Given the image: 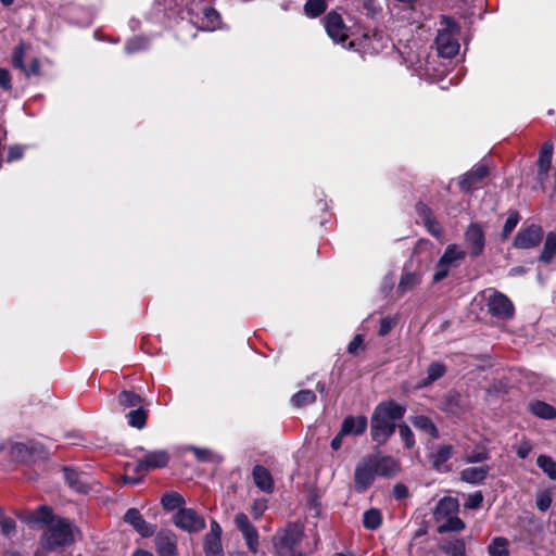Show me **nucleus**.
<instances>
[{"label": "nucleus", "mask_w": 556, "mask_h": 556, "mask_svg": "<svg viewBox=\"0 0 556 556\" xmlns=\"http://www.w3.org/2000/svg\"><path fill=\"white\" fill-rule=\"evenodd\" d=\"M405 406L395 401H383L378 404L370 419V437L378 444H383L394 433L396 421L404 417Z\"/></svg>", "instance_id": "nucleus-1"}, {"label": "nucleus", "mask_w": 556, "mask_h": 556, "mask_svg": "<svg viewBox=\"0 0 556 556\" xmlns=\"http://www.w3.org/2000/svg\"><path fill=\"white\" fill-rule=\"evenodd\" d=\"M73 523L63 517H56L49 520L48 526L40 535L39 543L49 549H60L70 546L74 542Z\"/></svg>", "instance_id": "nucleus-2"}, {"label": "nucleus", "mask_w": 556, "mask_h": 556, "mask_svg": "<svg viewBox=\"0 0 556 556\" xmlns=\"http://www.w3.org/2000/svg\"><path fill=\"white\" fill-rule=\"evenodd\" d=\"M440 25L441 28L435 38L438 52L443 58H453L459 50V43L456 39L459 27L452 17L445 15L441 17Z\"/></svg>", "instance_id": "nucleus-3"}, {"label": "nucleus", "mask_w": 556, "mask_h": 556, "mask_svg": "<svg viewBox=\"0 0 556 556\" xmlns=\"http://www.w3.org/2000/svg\"><path fill=\"white\" fill-rule=\"evenodd\" d=\"M10 456L17 463L26 464L46 458L47 452L45 446L39 442H15L11 445Z\"/></svg>", "instance_id": "nucleus-4"}, {"label": "nucleus", "mask_w": 556, "mask_h": 556, "mask_svg": "<svg viewBox=\"0 0 556 556\" xmlns=\"http://www.w3.org/2000/svg\"><path fill=\"white\" fill-rule=\"evenodd\" d=\"M173 523L187 533H198L205 529L206 521L193 508H182L177 510L172 517Z\"/></svg>", "instance_id": "nucleus-5"}, {"label": "nucleus", "mask_w": 556, "mask_h": 556, "mask_svg": "<svg viewBox=\"0 0 556 556\" xmlns=\"http://www.w3.org/2000/svg\"><path fill=\"white\" fill-rule=\"evenodd\" d=\"M486 299V312L498 319H509L514 316L515 307L513 302L502 292L489 290Z\"/></svg>", "instance_id": "nucleus-6"}, {"label": "nucleus", "mask_w": 556, "mask_h": 556, "mask_svg": "<svg viewBox=\"0 0 556 556\" xmlns=\"http://www.w3.org/2000/svg\"><path fill=\"white\" fill-rule=\"evenodd\" d=\"M376 470L371 458L366 455L359 459L354 471V490L357 493L366 492L374 483Z\"/></svg>", "instance_id": "nucleus-7"}, {"label": "nucleus", "mask_w": 556, "mask_h": 556, "mask_svg": "<svg viewBox=\"0 0 556 556\" xmlns=\"http://www.w3.org/2000/svg\"><path fill=\"white\" fill-rule=\"evenodd\" d=\"M235 525L237 529L241 532L248 549L256 554L258 551V532L256 528L251 523L249 517L244 513H238L235 516Z\"/></svg>", "instance_id": "nucleus-8"}, {"label": "nucleus", "mask_w": 556, "mask_h": 556, "mask_svg": "<svg viewBox=\"0 0 556 556\" xmlns=\"http://www.w3.org/2000/svg\"><path fill=\"white\" fill-rule=\"evenodd\" d=\"M302 531L296 525H289L287 529L275 538V547L280 556H286L292 552L301 542Z\"/></svg>", "instance_id": "nucleus-9"}, {"label": "nucleus", "mask_w": 556, "mask_h": 556, "mask_svg": "<svg viewBox=\"0 0 556 556\" xmlns=\"http://www.w3.org/2000/svg\"><path fill=\"white\" fill-rule=\"evenodd\" d=\"M222 533L220 525L216 520H212L210 531L203 538V551L205 556H224Z\"/></svg>", "instance_id": "nucleus-10"}, {"label": "nucleus", "mask_w": 556, "mask_h": 556, "mask_svg": "<svg viewBox=\"0 0 556 556\" xmlns=\"http://www.w3.org/2000/svg\"><path fill=\"white\" fill-rule=\"evenodd\" d=\"M543 237V229L538 225H530L526 228H521L515 239L514 247L517 249H531L536 247Z\"/></svg>", "instance_id": "nucleus-11"}, {"label": "nucleus", "mask_w": 556, "mask_h": 556, "mask_svg": "<svg viewBox=\"0 0 556 556\" xmlns=\"http://www.w3.org/2000/svg\"><path fill=\"white\" fill-rule=\"evenodd\" d=\"M325 27L328 36L338 43H344L348 39V27L342 16L336 11L329 12L325 17Z\"/></svg>", "instance_id": "nucleus-12"}, {"label": "nucleus", "mask_w": 556, "mask_h": 556, "mask_svg": "<svg viewBox=\"0 0 556 556\" xmlns=\"http://www.w3.org/2000/svg\"><path fill=\"white\" fill-rule=\"evenodd\" d=\"M169 454L165 450L148 452L141 459L137 460L135 471L146 472L155 468H163L168 464Z\"/></svg>", "instance_id": "nucleus-13"}, {"label": "nucleus", "mask_w": 556, "mask_h": 556, "mask_svg": "<svg viewBox=\"0 0 556 556\" xmlns=\"http://www.w3.org/2000/svg\"><path fill=\"white\" fill-rule=\"evenodd\" d=\"M465 242L472 257H478L483 253L485 239L481 227L471 223L465 231Z\"/></svg>", "instance_id": "nucleus-14"}, {"label": "nucleus", "mask_w": 556, "mask_h": 556, "mask_svg": "<svg viewBox=\"0 0 556 556\" xmlns=\"http://www.w3.org/2000/svg\"><path fill=\"white\" fill-rule=\"evenodd\" d=\"M124 521L130 525L142 538H150L156 531V526L144 520L137 508H129L124 515Z\"/></svg>", "instance_id": "nucleus-15"}, {"label": "nucleus", "mask_w": 556, "mask_h": 556, "mask_svg": "<svg viewBox=\"0 0 556 556\" xmlns=\"http://www.w3.org/2000/svg\"><path fill=\"white\" fill-rule=\"evenodd\" d=\"M489 169L486 165L479 164L471 170L467 172L458 181L459 188L469 192L480 187L482 180L488 176Z\"/></svg>", "instance_id": "nucleus-16"}, {"label": "nucleus", "mask_w": 556, "mask_h": 556, "mask_svg": "<svg viewBox=\"0 0 556 556\" xmlns=\"http://www.w3.org/2000/svg\"><path fill=\"white\" fill-rule=\"evenodd\" d=\"M154 541L159 556H177V538L170 530H161Z\"/></svg>", "instance_id": "nucleus-17"}, {"label": "nucleus", "mask_w": 556, "mask_h": 556, "mask_svg": "<svg viewBox=\"0 0 556 556\" xmlns=\"http://www.w3.org/2000/svg\"><path fill=\"white\" fill-rule=\"evenodd\" d=\"M415 210L418 217L421 219L428 231L432 236L439 238L442 235V228L440 224L437 222L432 210L422 202L416 203Z\"/></svg>", "instance_id": "nucleus-18"}, {"label": "nucleus", "mask_w": 556, "mask_h": 556, "mask_svg": "<svg viewBox=\"0 0 556 556\" xmlns=\"http://www.w3.org/2000/svg\"><path fill=\"white\" fill-rule=\"evenodd\" d=\"M371 460L377 476L393 477L396 475L399 468L394 458L390 456H381L379 454L368 455Z\"/></svg>", "instance_id": "nucleus-19"}, {"label": "nucleus", "mask_w": 556, "mask_h": 556, "mask_svg": "<svg viewBox=\"0 0 556 556\" xmlns=\"http://www.w3.org/2000/svg\"><path fill=\"white\" fill-rule=\"evenodd\" d=\"M63 473L66 483L71 489L76 492L85 493L88 491L89 479L88 476L84 472H78L71 467H64Z\"/></svg>", "instance_id": "nucleus-20"}, {"label": "nucleus", "mask_w": 556, "mask_h": 556, "mask_svg": "<svg viewBox=\"0 0 556 556\" xmlns=\"http://www.w3.org/2000/svg\"><path fill=\"white\" fill-rule=\"evenodd\" d=\"M553 151L554 144L552 141H545L541 147L538 160V177L541 184H543V180L547 176L548 169L551 168Z\"/></svg>", "instance_id": "nucleus-21"}, {"label": "nucleus", "mask_w": 556, "mask_h": 556, "mask_svg": "<svg viewBox=\"0 0 556 556\" xmlns=\"http://www.w3.org/2000/svg\"><path fill=\"white\" fill-rule=\"evenodd\" d=\"M254 484L266 493H271L274 490V480L270 471L262 465H255L252 470Z\"/></svg>", "instance_id": "nucleus-22"}, {"label": "nucleus", "mask_w": 556, "mask_h": 556, "mask_svg": "<svg viewBox=\"0 0 556 556\" xmlns=\"http://www.w3.org/2000/svg\"><path fill=\"white\" fill-rule=\"evenodd\" d=\"M368 421L367 418L363 415H359L357 417L354 416H348L344 418L341 431L342 434L349 435H359L365 432L367 428Z\"/></svg>", "instance_id": "nucleus-23"}, {"label": "nucleus", "mask_w": 556, "mask_h": 556, "mask_svg": "<svg viewBox=\"0 0 556 556\" xmlns=\"http://www.w3.org/2000/svg\"><path fill=\"white\" fill-rule=\"evenodd\" d=\"M458 510V502L456 498L446 496L441 498L434 509V519L442 521L444 518L454 515Z\"/></svg>", "instance_id": "nucleus-24"}, {"label": "nucleus", "mask_w": 556, "mask_h": 556, "mask_svg": "<svg viewBox=\"0 0 556 556\" xmlns=\"http://www.w3.org/2000/svg\"><path fill=\"white\" fill-rule=\"evenodd\" d=\"M490 466L468 467L460 471V479L470 484L481 483L490 472Z\"/></svg>", "instance_id": "nucleus-25"}, {"label": "nucleus", "mask_w": 556, "mask_h": 556, "mask_svg": "<svg viewBox=\"0 0 556 556\" xmlns=\"http://www.w3.org/2000/svg\"><path fill=\"white\" fill-rule=\"evenodd\" d=\"M453 446L450 444L439 445L437 450L430 454L429 459L432 467L439 471L444 470V464L451 458Z\"/></svg>", "instance_id": "nucleus-26"}, {"label": "nucleus", "mask_w": 556, "mask_h": 556, "mask_svg": "<svg viewBox=\"0 0 556 556\" xmlns=\"http://www.w3.org/2000/svg\"><path fill=\"white\" fill-rule=\"evenodd\" d=\"M446 372V366L443 363L440 362H433L431 363L427 368V377L424 378L419 387L426 388L433 382H435L438 379L442 378Z\"/></svg>", "instance_id": "nucleus-27"}, {"label": "nucleus", "mask_w": 556, "mask_h": 556, "mask_svg": "<svg viewBox=\"0 0 556 556\" xmlns=\"http://www.w3.org/2000/svg\"><path fill=\"white\" fill-rule=\"evenodd\" d=\"M118 405L126 409H135L137 407L143 406L144 400L134 391L124 390L117 396Z\"/></svg>", "instance_id": "nucleus-28"}, {"label": "nucleus", "mask_w": 556, "mask_h": 556, "mask_svg": "<svg viewBox=\"0 0 556 556\" xmlns=\"http://www.w3.org/2000/svg\"><path fill=\"white\" fill-rule=\"evenodd\" d=\"M530 412L542 419H554L556 417V409L548 403L535 401L529 404Z\"/></svg>", "instance_id": "nucleus-29"}, {"label": "nucleus", "mask_w": 556, "mask_h": 556, "mask_svg": "<svg viewBox=\"0 0 556 556\" xmlns=\"http://www.w3.org/2000/svg\"><path fill=\"white\" fill-rule=\"evenodd\" d=\"M125 417L131 428L141 430L147 426L148 412L143 408V406H141L135 409H130Z\"/></svg>", "instance_id": "nucleus-30"}, {"label": "nucleus", "mask_w": 556, "mask_h": 556, "mask_svg": "<svg viewBox=\"0 0 556 556\" xmlns=\"http://www.w3.org/2000/svg\"><path fill=\"white\" fill-rule=\"evenodd\" d=\"M466 253L460 250L456 244H448L440 257V266L447 265L448 267L455 262H460L465 258Z\"/></svg>", "instance_id": "nucleus-31"}, {"label": "nucleus", "mask_w": 556, "mask_h": 556, "mask_svg": "<svg viewBox=\"0 0 556 556\" xmlns=\"http://www.w3.org/2000/svg\"><path fill=\"white\" fill-rule=\"evenodd\" d=\"M162 506L165 510H179L185 508L186 500L177 492H167L162 496Z\"/></svg>", "instance_id": "nucleus-32"}, {"label": "nucleus", "mask_w": 556, "mask_h": 556, "mask_svg": "<svg viewBox=\"0 0 556 556\" xmlns=\"http://www.w3.org/2000/svg\"><path fill=\"white\" fill-rule=\"evenodd\" d=\"M556 255V233L551 231L546 235L543 251L539 260L545 264H549Z\"/></svg>", "instance_id": "nucleus-33"}, {"label": "nucleus", "mask_w": 556, "mask_h": 556, "mask_svg": "<svg viewBox=\"0 0 556 556\" xmlns=\"http://www.w3.org/2000/svg\"><path fill=\"white\" fill-rule=\"evenodd\" d=\"M412 424L416 429L430 434L434 439H437L439 437V431H438L435 425L427 416H424V415L415 416L412 419Z\"/></svg>", "instance_id": "nucleus-34"}, {"label": "nucleus", "mask_w": 556, "mask_h": 556, "mask_svg": "<svg viewBox=\"0 0 556 556\" xmlns=\"http://www.w3.org/2000/svg\"><path fill=\"white\" fill-rule=\"evenodd\" d=\"M443 520H444V522L441 523L437 529L438 533H440V534L447 533V532H458V531H462L465 529V522L460 518H458L454 515L448 516L447 518H444Z\"/></svg>", "instance_id": "nucleus-35"}, {"label": "nucleus", "mask_w": 556, "mask_h": 556, "mask_svg": "<svg viewBox=\"0 0 556 556\" xmlns=\"http://www.w3.org/2000/svg\"><path fill=\"white\" fill-rule=\"evenodd\" d=\"M490 556H509L508 540L503 536H496L488 546Z\"/></svg>", "instance_id": "nucleus-36"}, {"label": "nucleus", "mask_w": 556, "mask_h": 556, "mask_svg": "<svg viewBox=\"0 0 556 556\" xmlns=\"http://www.w3.org/2000/svg\"><path fill=\"white\" fill-rule=\"evenodd\" d=\"M315 402L316 394L311 390H301L291 397V403L294 407H304Z\"/></svg>", "instance_id": "nucleus-37"}, {"label": "nucleus", "mask_w": 556, "mask_h": 556, "mask_svg": "<svg viewBox=\"0 0 556 556\" xmlns=\"http://www.w3.org/2000/svg\"><path fill=\"white\" fill-rule=\"evenodd\" d=\"M382 521L381 513L379 509H368L364 513L363 525L366 529L376 530L380 527Z\"/></svg>", "instance_id": "nucleus-38"}, {"label": "nucleus", "mask_w": 556, "mask_h": 556, "mask_svg": "<svg viewBox=\"0 0 556 556\" xmlns=\"http://www.w3.org/2000/svg\"><path fill=\"white\" fill-rule=\"evenodd\" d=\"M327 10L326 0H307L304 4V12L308 17H317Z\"/></svg>", "instance_id": "nucleus-39"}, {"label": "nucleus", "mask_w": 556, "mask_h": 556, "mask_svg": "<svg viewBox=\"0 0 556 556\" xmlns=\"http://www.w3.org/2000/svg\"><path fill=\"white\" fill-rule=\"evenodd\" d=\"M536 465L541 468L544 473L552 480H556V462L546 455H540L536 458Z\"/></svg>", "instance_id": "nucleus-40"}, {"label": "nucleus", "mask_w": 556, "mask_h": 556, "mask_svg": "<svg viewBox=\"0 0 556 556\" xmlns=\"http://www.w3.org/2000/svg\"><path fill=\"white\" fill-rule=\"evenodd\" d=\"M420 278L417 274L414 273H406L404 274L397 285V290L401 293H405L409 290H412L414 287L419 285Z\"/></svg>", "instance_id": "nucleus-41"}, {"label": "nucleus", "mask_w": 556, "mask_h": 556, "mask_svg": "<svg viewBox=\"0 0 556 556\" xmlns=\"http://www.w3.org/2000/svg\"><path fill=\"white\" fill-rule=\"evenodd\" d=\"M26 49H28V46H26L24 42H21L14 48L12 53V65L14 68H18L21 71L25 70L26 65L24 64V55Z\"/></svg>", "instance_id": "nucleus-42"}, {"label": "nucleus", "mask_w": 556, "mask_h": 556, "mask_svg": "<svg viewBox=\"0 0 556 556\" xmlns=\"http://www.w3.org/2000/svg\"><path fill=\"white\" fill-rule=\"evenodd\" d=\"M519 214L517 211H510L508 214V217L504 224L501 237L503 240H506L513 230L516 228L518 222H519Z\"/></svg>", "instance_id": "nucleus-43"}, {"label": "nucleus", "mask_w": 556, "mask_h": 556, "mask_svg": "<svg viewBox=\"0 0 556 556\" xmlns=\"http://www.w3.org/2000/svg\"><path fill=\"white\" fill-rule=\"evenodd\" d=\"M203 23L208 29H214L219 22L218 12L212 7H205L202 11Z\"/></svg>", "instance_id": "nucleus-44"}, {"label": "nucleus", "mask_w": 556, "mask_h": 556, "mask_svg": "<svg viewBox=\"0 0 556 556\" xmlns=\"http://www.w3.org/2000/svg\"><path fill=\"white\" fill-rule=\"evenodd\" d=\"M490 455L489 452L485 448H478L470 453H467L464 457V460L467 464H475V463H481L486 459H489Z\"/></svg>", "instance_id": "nucleus-45"}, {"label": "nucleus", "mask_w": 556, "mask_h": 556, "mask_svg": "<svg viewBox=\"0 0 556 556\" xmlns=\"http://www.w3.org/2000/svg\"><path fill=\"white\" fill-rule=\"evenodd\" d=\"M444 551L450 556H464L466 552L465 543L463 540L457 539L453 542H450Z\"/></svg>", "instance_id": "nucleus-46"}, {"label": "nucleus", "mask_w": 556, "mask_h": 556, "mask_svg": "<svg viewBox=\"0 0 556 556\" xmlns=\"http://www.w3.org/2000/svg\"><path fill=\"white\" fill-rule=\"evenodd\" d=\"M147 47V40L142 37H135L128 40L124 47L125 52L130 54L138 52Z\"/></svg>", "instance_id": "nucleus-47"}, {"label": "nucleus", "mask_w": 556, "mask_h": 556, "mask_svg": "<svg viewBox=\"0 0 556 556\" xmlns=\"http://www.w3.org/2000/svg\"><path fill=\"white\" fill-rule=\"evenodd\" d=\"M399 434L401 439L405 442L407 448H412L415 444L414 434L410 428L406 424H402L399 426Z\"/></svg>", "instance_id": "nucleus-48"}, {"label": "nucleus", "mask_w": 556, "mask_h": 556, "mask_svg": "<svg viewBox=\"0 0 556 556\" xmlns=\"http://www.w3.org/2000/svg\"><path fill=\"white\" fill-rule=\"evenodd\" d=\"M35 511L37 513L38 523H43L45 526H48L50 519L58 517L52 514V509L47 505L39 506Z\"/></svg>", "instance_id": "nucleus-49"}, {"label": "nucleus", "mask_w": 556, "mask_h": 556, "mask_svg": "<svg viewBox=\"0 0 556 556\" xmlns=\"http://www.w3.org/2000/svg\"><path fill=\"white\" fill-rule=\"evenodd\" d=\"M483 498L484 497H483L482 492L476 491V492L469 494V496L465 503V507L468 509H478L481 507Z\"/></svg>", "instance_id": "nucleus-50"}, {"label": "nucleus", "mask_w": 556, "mask_h": 556, "mask_svg": "<svg viewBox=\"0 0 556 556\" xmlns=\"http://www.w3.org/2000/svg\"><path fill=\"white\" fill-rule=\"evenodd\" d=\"M396 325V318L394 317H384L380 320V326L378 330V334L380 337H386Z\"/></svg>", "instance_id": "nucleus-51"}, {"label": "nucleus", "mask_w": 556, "mask_h": 556, "mask_svg": "<svg viewBox=\"0 0 556 556\" xmlns=\"http://www.w3.org/2000/svg\"><path fill=\"white\" fill-rule=\"evenodd\" d=\"M552 504V496L548 492H540L536 496V507L541 511H546Z\"/></svg>", "instance_id": "nucleus-52"}, {"label": "nucleus", "mask_w": 556, "mask_h": 556, "mask_svg": "<svg viewBox=\"0 0 556 556\" xmlns=\"http://www.w3.org/2000/svg\"><path fill=\"white\" fill-rule=\"evenodd\" d=\"M1 532L4 536H11L15 534L16 531V522L10 518L7 517L2 522L0 523Z\"/></svg>", "instance_id": "nucleus-53"}, {"label": "nucleus", "mask_w": 556, "mask_h": 556, "mask_svg": "<svg viewBox=\"0 0 556 556\" xmlns=\"http://www.w3.org/2000/svg\"><path fill=\"white\" fill-rule=\"evenodd\" d=\"M0 88H2L5 91L12 89L10 72L7 68L2 67L0 68Z\"/></svg>", "instance_id": "nucleus-54"}, {"label": "nucleus", "mask_w": 556, "mask_h": 556, "mask_svg": "<svg viewBox=\"0 0 556 556\" xmlns=\"http://www.w3.org/2000/svg\"><path fill=\"white\" fill-rule=\"evenodd\" d=\"M24 150L21 146H12L8 150L7 162H13L22 159Z\"/></svg>", "instance_id": "nucleus-55"}, {"label": "nucleus", "mask_w": 556, "mask_h": 556, "mask_svg": "<svg viewBox=\"0 0 556 556\" xmlns=\"http://www.w3.org/2000/svg\"><path fill=\"white\" fill-rule=\"evenodd\" d=\"M364 345V337L356 334L348 345V352L350 354H356L357 350Z\"/></svg>", "instance_id": "nucleus-56"}, {"label": "nucleus", "mask_w": 556, "mask_h": 556, "mask_svg": "<svg viewBox=\"0 0 556 556\" xmlns=\"http://www.w3.org/2000/svg\"><path fill=\"white\" fill-rule=\"evenodd\" d=\"M25 75L29 77L30 75H39L40 74V61L35 58L31 60L29 66H25V70H23Z\"/></svg>", "instance_id": "nucleus-57"}, {"label": "nucleus", "mask_w": 556, "mask_h": 556, "mask_svg": "<svg viewBox=\"0 0 556 556\" xmlns=\"http://www.w3.org/2000/svg\"><path fill=\"white\" fill-rule=\"evenodd\" d=\"M450 267L447 265L440 266V261L437 264V270L433 274V281L439 282L448 275Z\"/></svg>", "instance_id": "nucleus-58"}, {"label": "nucleus", "mask_w": 556, "mask_h": 556, "mask_svg": "<svg viewBox=\"0 0 556 556\" xmlns=\"http://www.w3.org/2000/svg\"><path fill=\"white\" fill-rule=\"evenodd\" d=\"M17 516L22 521H24L28 525H37L38 523V518H37L36 511H25L24 514H18Z\"/></svg>", "instance_id": "nucleus-59"}, {"label": "nucleus", "mask_w": 556, "mask_h": 556, "mask_svg": "<svg viewBox=\"0 0 556 556\" xmlns=\"http://www.w3.org/2000/svg\"><path fill=\"white\" fill-rule=\"evenodd\" d=\"M393 495L396 500H403L408 495V490L404 484L397 483L393 486Z\"/></svg>", "instance_id": "nucleus-60"}, {"label": "nucleus", "mask_w": 556, "mask_h": 556, "mask_svg": "<svg viewBox=\"0 0 556 556\" xmlns=\"http://www.w3.org/2000/svg\"><path fill=\"white\" fill-rule=\"evenodd\" d=\"M265 509L264 503L255 502L252 507V514L255 519H258Z\"/></svg>", "instance_id": "nucleus-61"}, {"label": "nucleus", "mask_w": 556, "mask_h": 556, "mask_svg": "<svg viewBox=\"0 0 556 556\" xmlns=\"http://www.w3.org/2000/svg\"><path fill=\"white\" fill-rule=\"evenodd\" d=\"M531 451V447L529 444L523 443L517 448V455L519 458L525 459Z\"/></svg>", "instance_id": "nucleus-62"}, {"label": "nucleus", "mask_w": 556, "mask_h": 556, "mask_svg": "<svg viewBox=\"0 0 556 556\" xmlns=\"http://www.w3.org/2000/svg\"><path fill=\"white\" fill-rule=\"evenodd\" d=\"M344 435L345 434H342V431L340 430V432L331 440V447L334 451H338L341 447V445H342V438Z\"/></svg>", "instance_id": "nucleus-63"}, {"label": "nucleus", "mask_w": 556, "mask_h": 556, "mask_svg": "<svg viewBox=\"0 0 556 556\" xmlns=\"http://www.w3.org/2000/svg\"><path fill=\"white\" fill-rule=\"evenodd\" d=\"M51 552H55V549L46 548L43 544L39 543V547L35 552L34 556H48Z\"/></svg>", "instance_id": "nucleus-64"}]
</instances>
